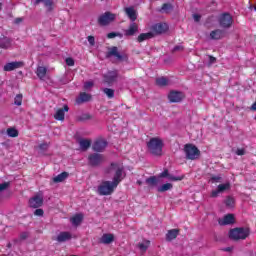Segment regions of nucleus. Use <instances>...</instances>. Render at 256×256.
<instances>
[{
	"label": "nucleus",
	"mask_w": 256,
	"mask_h": 256,
	"mask_svg": "<svg viewBox=\"0 0 256 256\" xmlns=\"http://www.w3.org/2000/svg\"><path fill=\"white\" fill-rule=\"evenodd\" d=\"M125 13L132 22L137 21V11H135V8L133 7L125 8Z\"/></svg>",
	"instance_id": "412c9836"
},
{
	"label": "nucleus",
	"mask_w": 256,
	"mask_h": 256,
	"mask_svg": "<svg viewBox=\"0 0 256 256\" xmlns=\"http://www.w3.org/2000/svg\"><path fill=\"white\" fill-rule=\"evenodd\" d=\"M8 188H9V182H4L0 184V192L5 191V189H8Z\"/></svg>",
	"instance_id": "a18cd8bd"
},
{
	"label": "nucleus",
	"mask_w": 256,
	"mask_h": 256,
	"mask_svg": "<svg viewBox=\"0 0 256 256\" xmlns=\"http://www.w3.org/2000/svg\"><path fill=\"white\" fill-rule=\"evenodd\" d=\"M70 222L74 227H79V224L83 222V214H76L70 218Z\"/></svg>",
	"instance_id": "b1692460"
},
{
	"label": "nucleus",
	"mask_w": 256,
	"mask_h": 256,
	"mask_svg": "<svg viewBox=\"0 0 256 256\" xmlns=\"http://www.w3.org/2000/svg\"><path fill=\"white\" fill-rule=\"evenodd\" d=\"M153 33L147 32V33H142L138 36L137 41L138 43H143V41H147V39H153Z\"/></svg>",
	"instance_id": "a878e982"
},
{
	"label": "nucleus",
	"mask_w": 256,
	"mask_h": 256,
	"mask_svg": "<svg viewBox=\"0 0 256 256\" xmlns=\"http://www.w3.org/2000/svg\"><path fill=\"white\" fill-rule=\"evenodd\" d=\"M167 179H168L169 181H183L184 176H173V175H171V174H168Z\"/></svg>",
	"instance_id": "58836bf2"
},
{
	"label": "nucleus",
	"mask_w": 256,
	"mask_h": 256,
	"mask_svg": "<svg viewBox=\"0 0 256 256\" xmlns=\"http://www.w3.org/2000/svg\"><path fill=\"white\" fill-rule=\"evenodd\" d=\"M28 237H29V233H27V232H22L20 234V240L21 241H25V239H27Z\"/></svg>",
	"instance_id": "8fccbe9b"
},
{
	"label": "nucleus",
	"mask_w": 256,
	"mask_h": 256,
	"mask_svg": "<svg viewBox=\"0 0 256 256\" xmlns=\"http://www.w3.org/2000/svg\"><path fill=\"white\" fill-rule=\"evenodd\" d=\"M171 189H173V184L166 183V184H163L162 186L158 187V192L165 193V191H171Z\"/></svg>",
	"instance_id": "7c9ffc66"
},
{
	"label": "nucleus",
	"mask_w": 256,
	"mask_h": 256,
	"mask_svg": "<svg viewBox=\"0 0 256 256\" xmlns=\"http://www.w3.org/2000/svg\"><path fill=\"white\" fill-rule=\"evenodd\" d=\"M178 236H179V229L168 230L166 234V241H173L174 239H177Z\"/></svg>",
	"instance_id": "4be33fe9"
},
{
	"label": "nucleus",
	"mask_w": 256,
	"mask_h": 256,
	"mask_svg": "<svg viewBox=\"0 0 256 256\" xmlns=\"http://www.w3.org/2000/svg\"><path fill=\"white\" fill-rule=\"evenodd\" d=\"M163 140L159 137L151 138L147 143V148L151 155L161 157L163 155Z\"/></svg>",
	"instance_id": "f03ea898"
},
{
	"label": "nucleus",
	"mask_w": 256,
	"mask_h": 256,
	"mask_svg": "<svg viewBox=\"0 0 256 256\" xmlns=\"http://www.w3.org/2000/svg\"><path fill=\"white\" fill-rule=\"evenodd\" d=\"M45 0H34V5L37 6L39 3H43Z\"/></svg>",
	"instance_id": "052dcab7"
},
{
	"label": "nucleus",
	"mask_w": 256,
	"mask_h": 256,
	"mask_svg": "<svg viewBox=\"0 0 256 256\" xmlns=\"http://www.w3.org/2000/svg\"><path fill=\"white\" fill-rule=\"evenodd\" d=\"M23 65H24L23 62L21 61H14V62L6 63L3 69L4 71L10 72V71H15V69H21Z\"/></svg>",
	"instance_id": "ddd939ff"
},
{
	"label": "nucleus",
	"mask_w": 256,
	"mask_h": 256,
	"mask_svg": "<svg viewBox=\"0 0 256 256\" xmlns=\"http://www.w3.org/2000/svg\"><path fill=\"white\" fill-rule=\"evenodd\" d=\"M67 111H69V106L67 105H64L63 109H58L54 115L56 121H65V112L67 113Z\"/></svg>",
	"instance_id": "f3484780"
},
{
	"label": "nucleus",
	"mask_w": 256,
	"mask_h": 256,
	"mask_svg": "<svg viewBox=\"0 0 256 256\" xmlns=\"http://www.w3.org/2000/svg\"><path fill=\"white\" fill-rule=\"evenodd\" d=\"M1 49H9L11 47V39L3 38L0 42Z\"/></svg>",
	"instance_id": "2f4dec72"
},
{
	"label": "nucleus",
	"mask_w": 256,
	"mask_h": 256,
	"mask_svg": "<svg viewBox=\"0 0 256 256\" xmlns=\"http://www.w3.org/2000/svg\"><path fill=\"white\" fill-rule=\"evenodd\" d=\"M168 81L167 78L161 77L156 79V84L159 85V87H165L167 85Z\"/></svg>",
	"instance_id": "e433bc0d"
},
{
	"label": "nucleus",
	"mask_w": 256,
	"mask_h": 256,
	"mask_svg": "<svg viewBox=\"0 0 256 256\" xmlns=\"http://www.w3.org/2000/svg\"><path fill=\"white\" fill-rule=\"evenodd\" d=\"M193 19H194V21H196V23H199V21H201V15H199V14H194V15H193Z\"/></svg>",
	"instance_id": "864d4df0"
},
{
	"label": "nucleus",
	"mask_w": 256,
	"mask_h": 256,
	"mask_svg": "<svg viewBox=\"0 0 256 256\" xmlns=\"http://www.w3.org/2000/svg\"><path fill=\"white\" fill-rule=\"evenodd\" d=\"M48 148H49V144L47 143H43L39 145V149H41V151H47Z\"/></svg>",
	"instance_id": "09e8293b"
},
{
	"label": "nucleus",
	"mask_w": 256,
	"mask_h": 256,
	"mask_svg": "<svg viewBox=\"0 0 256 256\" xmlns=\"http://www.w3.org/2000/svg\"><path fill=\"white\" fill-rule=\"evenodd\" d=\"M169 29V26L165 23H157L152 25L151 32L153 34V37L155 35H163V33H167V30Z\"/></svg>",
	"instance_id": "1a4fd4ad"
},
{
	"label": "nucleus",
	"mask_w": 256,
	"mask_h": 256,
	"mask_svg": "<svg viewBox=\"0 0 256 256\" xmlns=\"http://www.w3.org/2000/svg\"><path fill=\"white\" fill-rule=\"evenodd\" d=\"M106 148L107 141L103 139L96 140L92 145V149L93 151H96V153H102V151H105Z\"/></svg>",
	"instance_id": "9d476101"
},
{
	"label": "nucleus",
	"mask_w": 256,
	"mask_h": 256,
	"mask_svg": "<svg viewBox=\"0 0 256 256\" xmlns=\"http://www.w3.org/2000/svg\"><path fill=\"white\" fill-rule=\"evenodd\" d=\"M171 5L170 4H163L161 11H170Z\"/></svg>",
	"instance_id": "3c124183"
},
{
	"label": "nucleus",
	"mask_w": 256,
	"mask_h": 256,
	"mask_svg": "<svg viewBox=\"0 0 256 256\" xmlns=\"http://www.w3.org/2000/svg\"><path fill=\"white\" fill-rule=\"evenodd\" d=\"M138 31H139V25H137V23L135 22H132L128 27V29L124 31V35L126 37H133V35H135V33H137Z\"/></svg>",
	"instance_id": "2eb2a0df"
},
{
	"label": "nucleus",
	"mask_w": 256,
	"mask_h": 256,
	"mask_svg": "<svg viewBox=\"0 0 256 256\" xmlns=\"http://www.w3.org/2000/svg\"><path fill=\"white\" fill-rule=\"evenodd\" d=\"M219 25L222 29H229L233 25V17L229 13H224L219 17Z\"/></svg>",
	"instance_id": "423d86ee"
},
{
	"label": "nucleus",
	"mask_w": 256,
	"mask_h": 256,
	"mask_svg": "<svg viewBox=\"0 0 256 256\" xmlns=\"http://www.w3.org/2000/svg\"><path fill=\"white\" fill-rule=\"evenodd\" d=\"M29 205L33 209H39V207H41V205H43V197H41V196H34L33 198H31L29 200Z\"/></svg>",
	"instance_id": "dca6fc26"
},
{
	"label": "nucleus",
	"mask_w": 256,
	"mask_h": 256,
	"mask_svg": "<svg viewBox=\"0 0 256 256\" xmlns=\"http://www.w3.org/2000/svg\"><path fill=\"white\" fill-rule=\"evenodd\" d=\"M216 61H217V58L213 56H209V65H213V63H215Z\"/></svg>",
	"instance_id": "5fc2aeb1"
},
{
	"label": "nucleus",
	"mask_w": 256,
	"mask_h": 256,
	"mask_svg": "<svg viewBox=\"0 0 256 256\" xmlns=\"http://www.w3.org/2000/svg\"><path fill=\"white\" fill-rule=\"evenodd\" d=\"M146 183L147 185H150V187H155V185H157V177H149L148 179H146Z\"/></svg>",
	"instance_id": "c9c22d12"
},
{
	"label": "nucleus",
	"mask_w": 256,
	"mask_h": 256,
	"mask_svg": "<svg viewBox=\"0 0 256 256\" xmlns=\"http://www.w3.org/2000/svg\"><path fill=\"white\" fill-rule=\"evenodd\" d=\"M94 83L93 81H88L84 83V89H91V87H93Z\"/></svg>",
	"instance_id": "49530a36"
},
{
	"label": "nucleus",
	"mask_w": 256,
	"mask_h": 256,
	"mask_svg": "<svg viewBox=\"0 0 256 256\" xmlns=\"http://www.w3.org/2000/svg\"><path fill=\"white\" fill-rule=\"evenodd\" d=\"M43 209H36L34 211V215H36L37 217H43Z\"/></svg>",
	"instance_id": "de8ad7c7"
},
{
	"label": "nucleus",
	"mask_w": 256,
	"mask_h": 256,
	"mask_svg": "<svg viewBox=\"0 0 256 256\" xmlns=\"http://www.w3.org/2000/svg\"><path fill=\"white\" fill-rule=\"evenodd\" d=\"M91 101V95L85 92L80 93L79 97L76 98L77 105H81V103H87Z\"/></svg>",
	"instance_id": "aec40b11"
},
{
	"label": "nucleus",
	"mask_w": 256,
	"mask_h": 256,
	"mask_svg": "<svg viewBox=\"0 0 256 256\" xmlns=\"http://www.w3.org/2000/svg\"><path fill=\"white\" fill-rule=\"evenodd\" d=\"M115 237L113 234H103V236L100 239V242H102L104 245H109L110 243H113Z\"/></svg>",
	"instance_id": "393cba45"
},
{
	"label": "nucleus",
	"mask_w": 256,
	"mask_h": 256,
	"mask_svg": "<svg viewBox=\"0 0 256 256\" xmlns=\"http://www.w3.org/2000/svg\"><path fill=\"white\" fill-rule=\"evenodd\" d=\"M118 76H119V74L117 73V71H111L105 75V79H106L107 83H113V82L117 81Z\"/></svg>",
	"instance_id": "5701e85b"
},
{
	"label": "nucleus",
	"mask_w": 256,
	"mask_h": 256,
	"mask_svg": "<svg viewBox=\"0 0 256 256\" xmlns=\"http://www.w3.org/2000/svg\"><path fill=\"white\" fill-rule=\"evenodd\" d=\"M138 185H141V181H138Z\"/></svg>",
	"instance_id": "e2e57ef3"
},
{
	"label": "nucleus",
	"mask_w": 256,
	"mask_h": 256,
	"mask_svg": "<svg viewBox=\"0 0 256 256\" xmlns=\"http://www.w3.org/2000/svg\"><path fill=\"white\" fill-rule=\"evenodd\" d=\"M71 238L70 232H60L56 237V241L58 243H65V241H70Z\"/></svg>",
	"instance_id": "a211bd4d"
},
{
	"label": "nucleus",
	"mask_w": 256,
	"mask_h": 256,
	"mask_svg": "<svg viewBox=\"0 0 256 256\" xmlns=\"http://www.w3.org/2000/svg\"><path fill=\"white\" fill-rule=\"evenodd\" d=\"M222 251H225L226 253H231L233 251V247L223 248Z\"/></svg>",
	"instance_id": "4d7b16f0"
},
{
	"label": "nucleus",
	"mask_w": 256,
	"mask_h": 256,
	"mask_svg": "<svg viewBox=\"0 0 256 256\" xmlns=\"http://www.w3.org/2000/svg\"><path fill=\"white\" fill-rule=\"evenodd\" d=\"M23 22V18H16L14 20V23H16V25H19V23H22Z\"/></svg>",
	"instance_id": "13d9d810"
},
{
	"label": "nucleus",
	"mask_w": 256,
	"mask_h": 256,
	"mask_svg": "<svg viewBox=\"0 0 256 256\" xmlns=\"http://www.w3.org/2000/svg\"><path fill=\"white\" fill-rule=\"evenodd\" d=\"M159 177L163 178V177H169V170H164L162 173H160Z\"/></svg>",
	"instance_id": "603ef678"
},
{
	"label": "nucleus",
	"mask_w": 256,
	"mask_h": 256,
	"mask_svg": "<svg viewBox=\"0 0 256 256\" xmlns=\"http://www.w3.org/2000/svg\"><path fill=\"white\" fill-rule=\"evenodd\" d=\"M254 10L256 11V6L254 7Z\"/></svg>",
	"instance_id": "0e129e2a"
},
{
	"label": "nucleus",
	"mask_w": 256,
	"mask_h": 256,
	"mask_svg": "<svg viewBox=\"0 0 256 256\" xmlns=\"http://www.w3.org/2000/svg\"><path fill=\"white\" fill-rule=\"evenodd\" d=\"M226 207L232 208L235 205V200L231 197H227L225 200Z\"/></svg>",
	"instance_id": "ea45409f"
},
{
	"label": "nucleus",
	"mask_w": 256,
	"mask_h": 256,
	"mask_svg": "<svg viewBox=\"0 0 256 256\" xmlns=\"http://www.w3.org/2000/svg\"><path fill=\"white\" fill-rule=\"evenodd\" d=\"M218 223L221 226L232 225V223H235V216L233 214H227L223 218L218 219Z\"/></svg>",
	"instance_id": "4468645a"
},
{
	"label": "nucleus",
	"mask_w": 256,
	"mask_h": 256,
	"mask_svg": "<svg viewBox=\"0 0 256 256\" xmlns=\"http://www.w3.org/2000/svg\"><path fill=\"white\" fill-rule=\"evenodd\" d=\"M7 135L8 137H19V132L15 128H8Z\"/></svg>",
	"instance_id": "f704fd0d"
},
{
	"label": "nucleus",
	"mask_w": 256,
	"mask_h": 256,
	"mask_svg": "<svg viewBox=\"0 0 256 256\" xmlns=\"http://www.w3.org/2000/svg\"><path fill=\"white\" fill-rule=\"evenodd\" d=\"M36 74L39 79H43L47 75V68H45L44 66H38Z\"/></svg>",
	"instance_id": "c85d7f7f"
},
{
	"label": "nucleus",
	"mask_w": 256,
	"mask_h": 256,
	"mask_svg": "<svg viewBox=\"0 0 256 256\" xmlns=\"http://www.w3.org/2000/svg\"><path fill=\"white\" fill-rule=\"evenodd\" d=\"M183 97H185L183 93L178 91H172L168 95L170 103H179L183 101Z\"/></svg>",
	"instance_id": "f8f14e48"
},
{
	"label": "nucleus",
	"mask_w": 256,
	"mask_h": 256,
	"mask_svg": "<svg viewBox=\"0 0 256 256\" xmlns=\"http://www.w3.org/2000/svg\"><path fill=\"white\" fill-rule=\"evenodd\" d=\"M80 148L82 151H87L91 147V140L81 139L79 141Z\"/></svg>",
	"instance_id": "bb28decb"
},
{
	"label": "nucleus",
	"mask_w": 256,
	"mask_h": 256,
	"mask_svg": "<svg viewBox=\"0 0 256 256\" xmlns=\"http://www.w3.org/2000/svg\"><path fill=\"white\" fill-rule=\"evenodd\" d=\"M113 21H115V14L111 12H105L104 14L98 17V23L102 27L109 25V23H113Z\"/></svg>",
	"instance_id": "6e6552de"
},
{
	"label": "nucleus",
	"mask_w": 256,
	"mask_h": 256,
	"mask_svg": "<svg viewBox=\"0 0 256 256\" xmlns=\"http://www.w3.org/2000/svg\"><path fill=\"white\" fill-rule=\"evenodd\" d=\"M183 50V46H175L173 51H182Z\"/></svg>",
	"instance_id": "bf43d9fd"
},
{
	"label": "nucleus",
	"mask_w": 256,
	"mask_h": 256,
	"mask_svg": "<svg viewBox=\"0 0 256 256\" xmlns=\"http://www.w3.org/2000/svg\"><path fill=\"white\" fill-rule=\"evenodd\" d=\"M115 37H123V35L117 32H110L107 34L108 39H115Z\"/></svg>",
	"instance_id": "a19ab883"
},
{
	"label": "nucleus",
	"mask_w": 256,
	"mask_h": 256,
	"mask_svg": "<svg viewBox=\"0 0 256 256\" xmlns=\"http://www.w3.org/2000/svg\"><path fill=\"white\" fill-rule=\"evenodd\" d=\"M43 4H44V7L49 12H51V11H53V9H55V0H44Z\"/></svg>",
	"instance_id": "c756f323"
},
{
	"label": "nucleus",
	"mask_w": 256,
	"mask_h": 256,
	"mask_svg": "<svg viewBox=\"0 0 256 256\" xmlns=\"http://www.w3.org/2000/svg\"><path fill=\"white\" fill-rule=\"evenodd\" d=\"M66 65H68V67H73V65H75V60H73V58H66Z\"/></svg>",
	"instance_id": "79ce46f5"
},
{
	"label": "nucleus",
	"mask_w": 256,
	"mask_h": 256,
	"mask_svg": "<svg viewBox=\"0 0 256 256\" xmlns=\"http://www.w3.org/2000/svg\"><path fill=\"white\" fill-rule=\"evenodd\" d=\"M229 237L233 241L243 240L249 237V229L248 228H234L230 230Z\"/></svg>",
	"instance_id": "7ed1b4c3"
},
{
	"label": "nucleus",
	"mask_w": 256,
	"mask_h": 256,
	"mask_svg": "<svg viewBox=\"0 0 256 256\" xmlns=\"http://www.w3.org/2000/svg\"><path fill=\"white\" fill-rule=\"evenodd\" d=\"M67 177H69V174L67 172H62L61 174L54 177L53 181L54 183H63Z\"/></svg>",
	"instance_id": "cd10ccee"
},
{
	"label": "nucleus",
	"mask_w": 256,
	"mask_h": 256,
	"mask_svg": "<svg viewBox=\"0 0 256 256\" xmlns=\"http://www.w3.org/2000/svg\"><path fill=\"white\" fill-rule=\"evenodd\" d=\"M223 37H225V31L224 30H221V29H216V30H213L211 33H210V38L217 41L219 39H223Z\"/></svg>",
	"instance_id": "6ab92c4d"
},
{
	"label": "nucleus",
	"mask_w": 256,
	"mask_h": 256,
	"mask_svg": "<svg viewBox=\"0 0 256 256\" xmlns=\"http://www.w3.org/2000/svg\"><path fill=\"white\" fill-rule=\"evenodd\" d=\"M149 245H151V241L145 240L144 242L139 243L138 247H139L140 251L145 253V251H147V249H149Z\"/></svg>",
	"instance_id": "72a5a7b5"
},
{
	"label": "nucleus",
	"mask_w": 256,
	"mask_h": 256,
	"mask_svg": "<svg viewBox=\"0 0 256 256\" xmlns=\"http://www.w3.org/2000/svg\"><path fill=\"white\" fill-rule=\"evenodd\" d=\"M115 172L112 181H102L97 187V193L101 196L113 195L117 189L119 183L125 179V171L123 165L119 163H112L107 170V173Z\"/></svg>",
	"instance_id": "f257e3e1"
},
{
	"label": "nucleus",
	"mask_w": 256,
	"mask_h": 256,
	"mask_svg": "<svg viewBox=\"0 0 256 256\" xmlns=\"http://www.w3.org/2000/svg\"><path fill=\"white\" fill-rule=\"evenodd\" d=\"M236 155H245V149H238Z\"/></svg>",
	"instance_id": "6e6d98bb"
},
{
	"label": "nucleus",
	"mask_w": 256,
	"mask_h": 256,
	"mask_svg": "<svg viewBox=\"0 0 256 256\" xmlns=\"http://www.w3.org/2000/svg\"><path fill=\"white\" fill-rule=\"evenodd\" d=\"M22 103H23V95L17 94L16 97L14 98V104H16L18 107H21Z\"/></svg>",
	"instance_id": "4c0bfd02"
},
{
	"label": "nucleus",
	"mask_w": 256,
	"mask_h": 256,
	"mask_svg": "<svg viewBox=\"0 0 256 256\" xmlns=\"http://www.w3.org/2000/svg\"><path fill=\"white\" fill-rule=\"evenodd\" d=\"M102 91H103V93H105V95L108 99H113V97H115V90L114 89L103 88Z\"/></svg>",
	"instance_id": "473e14b6"
},
{
	"label": "nucleus",
	"mask_w": 256,
	"mask_h": 256,
	"mask_svg": "<svg viewBox=\"0 0 256 256\" xmlns=\"http://www.w3.org/2000/svg\"><path fill=\"white\" fill-rule=\"evenodd\" d=\"M105 161V157L99 153H93L88 156V163L91 167H99Z\"/></svg>",
	"instance_id": "0eeeda50"
},
{
	"label": "nucleus",
	"mask_w": 256,
	"mask_h": 256,
	"mask_svg": "<svg viewBox=\"0 0 256 256\" xmlns=\"http://www.w3.org/2000/svg\"><path fill=\"white\" fill-rule=\"evenodd\" d=\"M87 39H88L89 45H91V47H94L95 46V37L88 36Z\"/></svg>",
	"instance_id": "37998d69"
},
{
	"label": "nucleus",
	"mask_w": 256,
	"mask_h": 256,
	"mask_svg": "<svg viewBox=\"0 0 256 256\" xmlns=\"http://www.w3.org/2000/svg\"><path fill=\"white\" fill-rule=\"evenodd\" d=\"M229 189H231V183L219 184L217 189L212 191L211 197H219L220 193H225V191H229Z\"/></svg>",
	"instance_id": "9b49d317"
},
{
	"label": "nucleus",
	"mask_w": 256,
	"mask_h": 256,
	"mask_svg": "<svg viewBox=\"0 0 256 256\" xmlns=\"http://www.w3.org/2000/svg\"><path fill=\"white\" fill-rule=\"evenodd\" d=\"M184 153L186 155V159H189L190 161H195V159L199 158L200 151L196 148L193 144H186L184 146Z\"/></svg>",
	"instance_id": "20e7f679"
},
{
	"label": "nucleus",
	"mask_w": 256,
	"mask_h": 256,
	"mask_svg": "<svg viewBox=\"0 0 256 256\" xmlns=\"http://www.w3.org/2000/svg\"><path fill=\"white\" fill-rule=\"evenodd\" d=\"M2 7H3V4L0 2V11H1Z\"/></svg>",
	"instance_id": "680f3d73"
},
{
	"label": "nucleus",
	"mask_w": 256,
	"mask_h": 256,
	"mask_svg": "<svg viewBox=\"0 0 256 256\" xmlns=\"http://www.w3.org/2000/svg\"><path fill=\"white\" fill-rule=\"evenodd\" d=\"M221 176H212L211 181L212 183H221Z\"/></svg>",
	"instance_id": "c03bdc74"
},
{
	"label": "nucleus",
	"mask_w": 256,
	"mask_h": 256,
	"mask_svg": "<svg viewBox=\"0 0 256 256\" xmlns=\"http://www.w3.org/2000/svg\"><path fill=\"white\" fill-rule=\"evenodd\" d=\"M106 57H107V59H109L111 57H116L117 61H127V59H128L126 54L119 53V48H117V46L108 48Z\"/></svg>",
	"instance_id": "39448f33"
}]
</instances>
